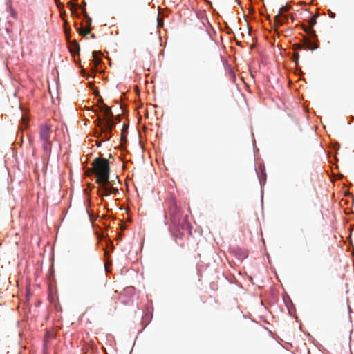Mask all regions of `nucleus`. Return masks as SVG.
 Listing matches in <instances>:
<instances>
[{
	"label": "nucleus",
	"mask_w": 354,
	"mask_h": 354,
	"mask_svg": "<svg viewBox=\"0 0 354 354\" xmlns=\"http://www.w3.org/2000/svg\"><path fill=\"white\" fill-rule=\"evenodd\" d=\"M100 111L103 113L104 118L102 119L99 115L97 121L98 127H100L102 140H109L111 137V131L115 126V122L113 120V114L111 107L102 103V105L99 108Z\"/></svg>",
	"instance_id": "f257e3e1"
},
{
	"label": "nucleus",
	"mask_w": 354,
	"mask_h": 354,
	"mask_svg": "<svg viewBox=\"0 0 354 354\" xmlns=\"http://www.w3.org/2000/svg\"><path fill=\"white\" fill-rule=\"evenodd\" d=\"M92 170L97 178V183L106 185L109 183L110 167L106 158L99 157L94 159L92 162Z\"/></svg>",
	"instance_id": "f03ea898"
},
{
	"label": "nucleus",
	"mask_w": 354,
	"mask_h": 354,
	"mask_svg": "<svg viewBox=\"0 0 354 354\" xmlns=\"http://www.w3.org/2000/svg\"><path fill=\"white\" fill-rule=\"evenodd\" d=\"M318 17V14H315L310 17L308 21V24L310 25L309 27L306 26L304 24L301 25L302 29L305 32H306L310 37L315 38L317 39V35L315 31L313 29V26L317 23V18Z\"/></svg>",
	"instance_id": "7ed1b4c3"
},
{
	"label": "nucleus",
	"mask_w": 354,
	"mask_h": 354,
	"mask_svg": "<svg viewBox=\"0 0 354 354\" xmlns=\"http://www.w3.org/2000/svg\"><path fill=\"white\" fill-rule=\"evenodd\" d=\"M50 126L47 123L43 124L40 126L39 137L41 141H46L50 140Z\"/></svg>",
	"instance_id": "20e7f679"
},
{
	"label": "nucleus",
	"mask_w": 354,
	"mask_h": 354,
	"mask_svg": "<svg viewBox=\"0 0 354 354\" xmlns=\"http://www.w3.org/2000/svg\"><path fill=\"white\" fill-rule=\"evenodd\" d=\"M70 52L71 54L79 53L80 46L77 41L74 40L70 45Z\"/></svg>",
	"instance_id": "39448f33"
},
{
	"label": "nucleus",
	"mask_w": 354,
	"mask_h": 354,
	"mask_svg": "<svg viewBox=\"0 0 354 354\" xmlns=\"http://www.w3.org/2000/svg\"><path fill=\"white\" fill-rule=\"evenodd\" d=\"M42 142V147L44 152L46 154H50L51 151V142L49 140L41 141Z\"/></svg>",
	"instance_id": "423d86ee"
},
{
	"label": "nucleus",
	"mask_w": 354,
	"mask_h": 354,
	"mask_svg": "<svg viewBox=\"0 0 354 354\" xmlns=\"http://www.w3.org/2000/svg\"><path fill=\"white\" fill-rule=\"evenodd\" d=\"M101 187L98 190V194L101 196H107L109 195V188L106 185H100Z\"/></svg>",
	"instance_id": "0eeeda50"
},
{
	"label": "nucleus",
	"mask_w": 354,
	"mask_h": 354,
	"mask_svg": "<svg viewBox=\"0 0 354 354\" xmlns=\"http://www.w3.org/2000/svg\"><path fill=\"white\" fill-rule=\"evenodd\" d=\"M306 39V45L307 46L308 48L310 50H314L318 48V44H317L315 42H313L310 39L305 37Z\"/></svg>",
	"instance_id": "6e6552de"
},
{
	"label": "nucleus",
	"mask_w": 354,
	"mask_h": 354,
	"mask_svg": "<svg viewBox=\"0 0 354 354\" xmlns=\"http://www.w3.org/2000/svg\"><path fill=\"white\" fill-rule=\"evenodd\" d=\"M98 52L93 51L92 53L93 55V61L94 62L95 67H97L101 63V59L97 56Z\"/></svg>",
	"instance_id": "1a4fd4ad"
},
{
	"label": "nucleus",
	"mask_w": 354,
	"mask_h": 354,
	"mask_svg": "<svg viewBox=\"0 0 354 354\" xmlns=\"http://www.w3.org/2000/svg\"><path fill=\"white\" fill-rule=\"evenodd\" d=\"M8 6L9 12H10L11 16L13 18H17V13L15 11V10L13 8L12 6V1L11 0H8Z\"/></svg>",
	"instance_id": "9d476101"
},
{
	"label": "nucleus",
	"mask_w": 354,
	"mask_h": 354,
	"mask_svg": "<svg viewBox=\"0 0 354 354\" xmlns=\"http://www.w3.org/2000/svg\"><path fill=\"white\" fill-rule=\"evenodd\" d=\"M77 30L79 31V34L82 36H86V35L89 34L91 31V28L86 26L85 28H77Z\"/></svg>",
	"instance_id": "9b49d317"
},
{
	"label": "nucleus",
	"mask_w": 354,
	"mask_h": 354,
	"mask_svg": "<svg viewBox=\"0 0 354 354\" xmlns=\"http://www.w3.org/2000/svg\"><path fill=\"white\" fill-rule=\"evenodd\" d=\"M68 5L70 6L71 12L72 15H76L77 14V5L72 3L71 1L68 2Z\"/></svg>",
	"instance_id": "f8f14e48"
},
{
	"label": "nucleus",
	"mask_w": 354,
	"mask_h": 354,
	"mask_svg": "<svg viewBox=\"0 0 354 354\" xmlns=\"http://www.w3.org/2000/svg\"><path fill=\"white\" fill-rule=\"evenodd\" d=\"M291 6L289 4H286V6L281 7L279 10V14L281 15L283 12H288L290 9Z\"/></svg>",
	"instance_id": "ddd939ff"
},
{
	"label": "nucleus",
	"mask_w": 354,
	"mask_h": 354,
	"mask_svg": "<svg viewBox=\"0 0 354 354\" xmlns=\"http://www.w3.org/2000/svg\"><path fill=\"white\" fill-rule=\"evenodd\" d=\"M283 21L280 19V15L278 14L274 17V24L276 25H282Z\"/></svg>",
	"instance_id": "4468645a"
},
{
	"label": "nucleus",
	"mask_w": 354,
	"mask_h": 354,
	"mask_svg": "<svg viewBox=\"0 0 354 354\" xmlns=\"http://www.w3.org/2000/svg\"><path fill=\"white\" fill-rule=\"evenodd\" d=\"M22 127L21 129H26L28 127V120L25 117H21Z\"/></svg>",
	"instance_id": "2eb2a0df"
},
{
	"label": "nucleus",
	"mask_w": 354,
	"mask_h": 354,
	"mask_svg": "<svg viewBox=\"0 0 354 354\" xmlns=\"http://www.w3.org/2000/svg\"><path fill=\"white\" fill-rule=\"evenodd\" d=\"M292 48H293V50H300V49L303 48V46L300 44H295L293 45Z\"/></svg>",
	"instance_id": "dca6fc26"
},
{
	"label": "nucleus",
	"mask_w": 354,
	"mask_h": 354,
	"mask_svg": "<svg viewBox=\"0 0 354 354\" xmlns=\"http://www.w3.org/2000/svg\"><path fill=\"white\" fill-rule=\"evenodd\" d=\"M293 58H294V61L295 62V63L297 64L299 58V53H295L293 54Z\"/></svg>",
	"instance_id": "f3484780"
},
{
	"label": "nucleus",
	"mask_w": 354,
	"mask_h": 354,
	"mask_svg": "<svg viewBox=\"0 0 354 354\" xmlns=\"http://www.w3.org/2000/svg\"><path fill=\"white\" fill-rule=\"evenodd\" d=\"M86 26L91 28V18L90 17H88V19L86 21Z\"/></svg>",
	"instance_id": "a211bd4d"
},
{
	"label": "nucleus",
	"mask_w": 354,
	"mask_h": 354,
	"mask_svg": "<svg viewBox=\"0 0 354 354\" xmlns=\"http://www.w3.org/2000/svg\"><path fill=\"white\" fill-rule=\"evenodd\" d=\"M117 192V189L113 188V187H111V188H109V194L110 193H115Z\"/></svg>",
	"instance_id": "6ab92c4d"
},
{
	"label": "nucleus",
	"mask_w": 354,
	"mask_h": 354,
	"mask_svg": "<svg viewBox=\"0 0 354 354\" xmlns=\"http://www.w3.org/2000/svg\"><path fill=\"white\" fill-rule=\"evenodd\" d=\"M328 15L330 18H334L335 16V13L332 12L330 10H329Z\"/></svg>",
	"instance_id": "aec40b11"
},
{
	"label": "nucleus",
	"mask_w": 354,
	"mask_h": 354,
	"mask_svg": "<svg viewBox=\"0 0 354 354\" xmlns=\"http://www.w3.org/2000/svg\"><path fill=\"white\" fill-rule=\"evenodd\" d=\"M85 6H86V3L84 2L82 3V5H80V8L82 10V8H85Z\"/></svg>",
	"instance_id": "412c9836"
},
{
	"label": "nucleus",
	"mask_w": 354,
	"mask_h": 354,
	"mask_svg": "<svg viewBox=\"0 0 354 354\" xmlns=\"http://www.w3.org/2000/svg\"><path fill=\"white\" fill-rule=\"evenodd\" d=\"M177 217H178V216H177V215H176V214H175V215L174 216V218H173V222H176V220H177V218H178Z\"/></svg>",
	"instance_id": "4be33fe9"
},
{
	"label": "nucleus",
	"mask_w": 354,
	"mask_h": 354,
	"mask_svg": "<svg viewBox=\"0 0 354 354\" xmlns=\"http://www.w3.org/2000/svg\"><path fill=\"white\" fill-rule=\"evenodd\" d=\"M124 129H123L122 132V135H121V138L123 139V138L124 137Z\"/></svg>",
	"instance_id": "5701e85b"
},
{
	"label": "nucleus",
	"mask_w": 354,
	"mask_h": 354,
	"mask_svg": "<svg viewBox=\"0 0 354 354\" xmlns=\"http://www.w3.org/2000/svg\"><path fill=\"white\" fill-rule=\"evenodd\" d=\"M82 13H83V15H85V13H86L84 8H82Z\"/></svg>",
	"instance_id": "b1692460"
},
{
	"label": "nucleus",
	"mask_w": 354,
	"mask_h": 354,
	"mask_svg": "<svg viewBox=\"0 0 354 354\" xmlns=\"http://www.w3.org/2000/svg\"><path fill=\"white\" fill-rule=\"evenodd\" d=\"M104 255L106 257H109V254H108V252L107 251H104Z\"/></svg>",
	"instance_id": "393cba45"
},
{
	"label": "nucleus",
	"mask_w": 354,
	"mask_h": 354,
	"mask_svg": "<svg viewBox=\"0 0 354 354\" xmlns=\"http://www.w3.org/2000/svg\"><path fill=\"white\" fill-rule=\"evenodd\" d=\"M66 36L67 39L69 38V34L68 33L67 30H66Z\"/></svg>",
	"instance_id": "a878e982"
},
{
	"label": "nucleus",
	"mask_w": 354,
	"mask_h": 354,
	"mask_svg": "<svg viewBox=\"0 0 354 354\" xmlns=\"http://www.w3.org/2000/svg\"><path fill=\"white\" fill-rule=\"evenodd\" d=\"M84 17L87 19L88 17H89V16L87 13H85V15H84Z\"/></svg>",
	"instance_id": "bb28decb"
},
{
	"label": "nucleus",
	"mask_w": 354,
	"mask_h": 354,
	"mask_svg": "<svg viewBox=\"0 0 354 354\" xmlns=\"http://www.w3.org/2000/svg\"><path fill=\"white\" fill-rule=\"evenodd\" d=\"M91 38H93V39L95 38V35L94 34H92V35H91Z\"/></svg>",
	"instance_id": "cd10ccee"
},
{
	"label": "nucleus",
	"mask_w": 354,
	"mask_h": 354,
	"mask_svg": "<svg viewBox=\"0 0 354 354\" xmlns=\"http://www.w3.org/2000/svg\"><path fill=\"white\" fill-rule=\"evenodd\" d=\"M100 102L102 103V99L100 98V100H99Z\"/></svg>",
	"instance_id": "c85d7f7f"
},
{
	"label": "nucleus",
	"mask_w": 354,
	"mask_h": 354,
	"mask_svg": "<svg viewBox=\"0 0 354 354\" xmlns=\"http://www.w3.org/2000/svg\"><path fill=\"white\" fill-rule=\"evenodd\" d=\"M96 145H97L98 147H99V146H100V142H97Z\"/></svg>",
	"instance_id": "c756f323"
}]
</instances>
